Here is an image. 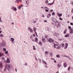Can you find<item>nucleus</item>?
Here are the masks:
<instances>
[{
  "label": "nucleus",
  "mask_w": 73,
  "mask_h": 73,
  "mask_svg": "<svg viewBox=\"0 0 73 73\" xmlns=\"http://www.w3.org/2000/svg\"><path fill=\"white\" fill-rule=\"evenodd\" d=\"M55 25H56V27H57V28H59V27H60V25H61L60 23L58 22L57 21H56V22H55Z\"/></svg>",
  "instance_id": "f03ea898"
},
{
  "label": "nucleus",
  "mask_w": 73,
  "mask_h": 73,
  "mask_svg": "<svg viewBox=\"0 0 73 73\" xmlns=\"http://www.w3.org/2000/svg\"><path fill=\"white\" fill-rule=\"evenodd\" d=\"M0 46H3V44H2L1 42L0 43Z\"/></svg>",
  "instance_id": "58836bf2"
},
{
  "label": "nucleus",
  "mask_w": 73,
  "mask_h": 73,
  "mask_svg": "<svg viewBox=\"0 0 73 73\" xmlns=\"http://www.w3.org/2000/svg\"><path fill=\"white\" fill-rule=\"evenodd\" d=\"M42 16L43 17H44V15H42Z\"/></svg>",
  "instance_id": "774afa93"
},
{
  "label": "nucleus",
  "mask_w": 73,
  "mask_h": 73,
  "mask_svg": "<svg viewBox=\"0 0 73 73\" xmlns=\"http://www.w3.org/2000/svg\"><path fill=\"white\" fill-rule=\"evenodd\" d=\"M72 12V13H73V9H72V10L71 11Z\"/></svg>",
  "instance_id": "338daca9"
},
{
  "label": "nucleus",
  "mask_w": 73,
  "mask_h": 73,
  "mask_svg": "<svg viewBox=\"0 0 73 73\" xmlns=\"http://www.w3.org/2000/svg\"><path fill=\"white\" fill-rule=\"evenodd\" d=\"M19 6H20V7H22L23 6V5H20Z\"/></svg>",
  "instance_id": "864d4df0"
},
{
  "label": "nucleus",
  "mask_w": 73,
  "mask_h": 73,
  "mask_svg": "<svg viewBox=\"0 0 73 73\" xmlns=\"http://www.w3.org/2000/svg\"><path fill=\"white\" fill-rule=\"evenodd\" d=\"M33 46V49L34 50H36V47H35V46Z\"/></svg>",
  "instance_id": "412c9836"
},
{
  "label": "nucleus",
  "mask_w": 73,
  "mask_h": 73,
  "mask_svg": "<svg viewBox=\"0 0 73 73\" xmlns=\"http://www.w3.org/2000/svg\"><path fill=\"white\" fill-rule=\"evenodd\" d=\"M35 41L36 42V41H38V39H37V38H35Z\"/></svg>",
  "instance_id": "7c9ffc66"
},
{
  "label": "nucleus",
  "mask_w": 73,
  "mask_h": 73,
  "mask_svg": "<svg viewBox=\"0 0 73 73\" xmlns=\"http://www.w3.org/2000/svg\"><path fill=\"white\" fill-rule=\"evenodd\" d=\"M65 57H67V58H69V56H67L66 55H65Z\"/></svg>",
  "instance_id": "09e8293b"
},
{
  "label": "nucleus",
  "mask_w": 73,
  "mask_h": 73,
  "mask_svg": "<svg viewBox=\"0 0 73 73\" xmlns=\"http://www.w3.org/2000/svg\"><path fill=\"white\" fill-rule=\"evenodd\" d=\"M16 3H19V0H17L15 1Z\"/></svg>",
  "instance_id": "c85d7f7f"
},
{
  "label": "nucleus",
  "mask_w": 73,
  "mask_h": 73,
  "mask_svg": "<svg viewBox=\"0 0 73 73\" xmlns=\"http://www.w3.org/2000/svg\"><path fill=\"white\" fill-rule=\"evenodd\" d=\"M56 57H57V58H60V55H59V54H57L56 55Z\"/></svg>",
  "instance_id": "a878e982"
},
{
  "label": "nucleus",
  "mask_w": 73,
  "mask_h": 73,
  "mask_svg": "<svg viewBox=\"0 0 73 73\" xmlns=\"http://www.w3.org/2000/svg\"><path fill=\"white\" fill-rule=\"evenodd\" d=\"M51 60H54V58H51Z\"/></svg>",
  "instance_id": "052dcab7"
},
{
  "label": "nucleus",
  "mask_w": 73,
  "mask_h": 73,
  "mask_svg": "<svg viewBox=\"0 0 73 73\" xmlns=\"http://www.w3.org/2000/svg\"><path fill=\"white\" fill-rule=\"evenodd\" d=\"M11 9L13 10L14 11H17V8L14 7H11Z\"/></svg>",
  "instance_id": "39448f33"
},
{
  "label": "nucleus",
  "mask_w": 73,
  "mask_h": 73,
  "mask_svg": "<svg viewBox=\"0 0 73 73\" xmlns=\"http://www.w3.org/2000/svg\"><path fill=\"white\" fill-rule=\"evenodd\" d=\"M30 31L31 32V33H32V32H33V29H32L30 30Z\"/></svg>",
  "instance_id": "c03bdc74"
},
{
  "label": "nucleus",
  "mask_w": 73,
  "mask_h": 73,
  "mask_svg": "<svg viewBox=\"0 0 73 73\" xmlns=\"http://www.w3.org/2000/svg\"><path fill=\"white\" fill-rule=\"evenodd\" d=\"M59 19L60 20H61L62 21V20H63L61 18V17L59 18Z\"/></svg>",
  "instance_id": "473e14b6"
},
{
  "label": "nucleus",
  "mask_w": 73,
  "mask_h": 73,
  "mask_svg": "<svg viewBox=\"0 0 73 73\" xmlns=\"http://www.w3.org/2000/svg\"><path fill=\"white\" fill-rule=\"evenodd\" d=\"M66 32H67V31L66 30H65L64 31V34H66Z\"/></svg>",
  "instance_id": "f704fd0d"
},
{
  "label": "nucleus",
  "mask_w": 73,
  "mask_h": 73,
  "mask_svg": "<svg viewBox=\"0 0 73 73\" xmlns=\"http://www.w3.org/2000/svg\"><path fill=\"white\" fill-rule=\"evenodd\" d=\"M68 59H69V60H72V58H70V57L68 56Z\"/></svg>",
  "instance_id": "79ce46f5"
},
{
  "label": "nucleus",
  "mask_w": 73,
  "mask_h": 73,
  "mask_svg": "<svg viewBox=\"0 0 73 73\" xmlns=\"http://www.w3.org/2000/svg\"><path fill=\"white\" fill-rule=\"evenodd\" d=\"M45 67L46 68H48V67H47V66H45Z\"/></svg>",
  "instance_id": "69168bd1"
},
{
  "label": "nucleus",
  "mask_w": 73,
  "mask_h": 73,
  "mask_svg": "<svg viewBox=\"0 0 73 73\" xmlns=\"http://www.w3.org/2000/svg\"><path fill=\"white\" fill-rule=\"evenodd\" d=\"M3 56H4V55L0 52V57H3Z\"/></svg>",
  "instance_id": "f8f14e48"
},
{
  "label": "nucleus",
  "mask_w": 73,
  "mask_h": 73,
  "mask_svg": "<svg viewBox=\"0 0 73 73\" xmlns=\"http://www.w3.org/2000/svg\"><path fill=\"white\" fill-rule=\"evenodd\" d=\"M68 29H69L70 30H71L72 29H73L71 28V26H68Z\"/></svg>",
  "instance_id": "5701e85b"
},
{
  "label": "nucleus",
  "mask_w": 73,
  "mask_h": 73,
  "mask_svg": "<svg viewBox=\"0 0 73 73\" xmlns=\"http://www.w3.org/2000/svg\"><path fill=\"white\" fill-rule=\"evenodd\" d=\"M54 35L55 36H57V33H55V34H54Z\"/></svg>",
  "instance_id": "cd10ccee"
},
{
  "label": "nucleus",
  "mask_w": 73,
  "mask_h": 73,
  "mask_svg": "<svg viewBox=\"0 0 73 73\" xmlns=\"http://www.w3.org/2000/svg\"><path fill=\"white\" fill-rule=\"evenodd\" d=\"M52 21H54V22L55 23H56V21H57V20H56V19H55V18L53 17L52 18Z\"/></svg>",
  "instance_id": "423d86ee"
},
{
  "label": "nucleus",
  "mask_w": 73,
  "mask_h": 73,
  "mask_svg": "<svg viewBox=\"0 0 73 73\" xmlns=\"http://www.w3.org/2000/svg\"><path fill=\"white\" fill-rule=\"evenodd\" d=\"M65 55H61V57H65Z\"/></svg>",
  "instance_id": "a18cd8bd"
},
{
  "label": "nucleus",
  "mask_w": 73,
  "mask_h": 73,
  "mask_svg": "<svg viewBox=\"0 0 73 73\" xmlns=\"http://www.w3.org/2000/svg\"><path fill=\"white\" fill-rule=\"evenodd\" d=\"M42 40L43 42H46V40L45 39H42Z\"/></svg>",
  "instance_id": "dca6fc26"
},
{
  "label": "nucleus",
  "mask_w": 73,
  "mask_h": 73,
  "mask_svg": "<svg viewBox=\"0 0 73 73\" xmlns=\"http://www.w3.org/2000/svg\"><path fill=\"white\" fill-rule=\"evenodd\" d=\"M6 68L7 70H9L11 69V65L10 64H7L6 66Z\"/></svg>",
  "instance_id": "7ed1b4c3"
},
{
  "label": "nucleus",
  "mask_w": 73,
  "mask_h": 73,
  "mask_svg": "<svg viewBox=\"0 0 73 73\" xmlns=\"http://www.w3.org/2000/svg\"><path fill=\"white\" fill-rule=\"evenodd\" d=\"M11 41H14L15 40V39L13 38H11Z\"/></svg>",
  "instance_id": "aec40b11"
},
{
  "label": "nucleus",
  "mask_w": 73,
  "mask_h": 73,
  "mask_svg": "<svg viewBox=\"0 0 73 73\" xmlns=\"http://www.w3.org/2000/svg\"><path fill=\"white\" fill-rule=\"evenodd\" d=\"M63 66L64 68H66L67 66V65H66V63L65 62H64L63 64Z\"/></svg>",
  "instance_id": "9d476101"
},
{
  "label": "nucleus",
  "mask_w": 73,
  "mask_h": 73,
  "mask_svg": "<svg viewBox=\"0 0 73 73\" xmlns=\"http://www.w3.org/2000/svg\"><path fill=\"white\" fill-rule=\"evenodd\" d=\"M46 7H43V9H45V10H46Z\"/></svg>",
  "instance_id": "13d9d810"
},
{
  "label": "nucleus",
  "mask_w": 73,
  "mask_h": 73,
  "mask_svg": "<svg viewBox=\"0 0 73 73\" xmlns=\"http://www.w3.org/2000/svg\"><path fill=\"white\" fill-rule=\"evenodd\" d=\"M70 33L71 34H72L73 33V29H71V30H70Z\"/></svg>",
  "instance_id": "2eb2a0df"
},
{
  "label": "nucleus",
  "mask_w": 73,
  "mask_h": 73,
  "mask_svg": "<svg viewBox=\"0 0 73 73\" xmlns=\"http://www.w3.org/2000/svg\"><path fill=\"white\" fill-rule=\"evenodd\" d=\"M3 60H5V58L3 57H2L1 58Z\"/></svg>",
  "instance_id": "37998d69"
},
{
  "label": "nucleus",
  "mask_w": 73,
  "mask_h": 73,
  "mask_svg": "<svg viewBox=\"0 0 73 73\" xmlns=\"http://www.w3.org/2000/svg\"><path fill=\"white\" fill-rule=\"evenodd\" d=\"M46 9L48 10L49 9H48L47 7H46Z\"/></svg>",
  "instance_id": "6e6d98bb"
},
{
  "label": "nucleus",
  "mask_w": 73,
  "mask_h": 73,
  "mask_svg": "<svg viewBox=\"0 0 73 73\" xmlns=\"http://www.w3.org/2000/svg\"><path fill=\"white\" fill-rule=\"evenodd\" d=\"M26 4H27V5H28L29 4V1L28 0L26 2Z\"/></svg>",
  "instance_id": "f3484780"
},
{
  "label": "nucleus",
  "mask_w": 73,
  "mask_h": 73,
  "mask_svg": "<svg viewBox=\"0 0 73 73\" xmlns=\"http://www.w3.org/2000/svg\"><path fill=\"white\" fill-rule=\"evenodd\" d=\"M39 45H40V46H41L42 45V43H41V42H39Z\"/></svg>",
  "instance_id": "c756f323"
},
{
  "label": "nucleus",
  "mask_w": 73,
  "mask_h": 73,
  "mask_svg": "<svg viewBox=\"0 0 73 73\" xmlns=\"http://www.w3.org/2000/svg\"><path fill=\"white\" fill-rule=\"evenodd\" d=\"M51 16V14L50 13H49L47 16V18H50Z\"/></svg>",
  "instance_id": "6e6552de"
},
{
  "label": "nucleus",
  "mask_w": 73,
  "mask_h": 73,
  "mask_svg": "<svg viewBox=\"0 0 73 73\" xmlns=\"http://www.w3.org/2000/svg\"><path fill=\"white\" fill-rule=\"evenodd\" d=\"M54 47L55 48H56L57 49H60V45L59 44H54Z\"/></svg>",
  "instance_id": "f257e3e1"
},
{
  "label": "nucleus",
  "mask_w": 73,
  "mask_h": 73,
  "mask_svg": "<svg viewBox=\"0 0 73 73\" xmlns=\"http://www.w3.org/2000/svg\"><path fill=\"white\" fill-rule=\"evenodd\" d=\"M4 37V35L3 34L0 35V37Z\"/></svg>",
  "instance_id": "b1692460"
},
{
  "label": "nucleus",
  "mask_w": 73,
  "mask_h": 73,
  "mask_svg": "<svg viewBox=\"0 0 73 73\" xmlns=\"http://www.w3.org/2000/svg\"><path fill=\"white\" fill-rule=\"evenodd\" d=\"M33 23H34V24H35V23H36V22H37V21H35V20H33Z\"/></svg>",
  "instance_id": "a211bd4d"
},
{
  "label": "nucleus",
  "mask_w": 73,
  "mask_h": 73,
  "mask_svg": "<svg viewBox=\"0 0 73 73\" xmlns=\"http://www.w3.org/2000/svg\"><path fill=\"white\" fill-rule=\"evenodd\" d=\"M19 1H20V2H21L22 1L21 0H18Z\"/></svg>",
  "instance_id": "0e129e2a"
},
{
  "label": "nucleus",
  "mask_w": 73,
  "mask_h": 73,
  "mask_svg": "<svg viewBox=\"0 0 73 73\" xmlns=\"http://www.w3.org/2000/svg\"><path fill=\"white\" fill-rule=\"evenodd\" d=\"M50 54L51 56H53V53L52 52H50Z\"/></svg>",
  "instance_id": "393cba45"
},
{
  "label": "nucleus",
  "mask_w": 73,
  "mask_h": 73,
  "mask_svg": "<svg viewBox=\"0 0 73 73\" xmlns=\"http://www.w3.org/2000/svg\"><path fill=\"white\" fill-rule=\"evenodd\" d=\"M45 53H46V55H48V54L49 53L48 52L46 51L45 52Z\"/></svg>",
  "instance_id": "bb28decb"
},
{
  "label": "nucleus",
  "mask_w": 73,
  "mask_h": 73,
  "mask_svg": "<svg viewBox=\"0 0 73 73\" xmlns=\"http://www.w3.org/2000/svg\"><path fill=\"white\" fill-rule=\"evenodd\" d=\"M57 15H58V16H59V17H61V16H62V14H60L59 13H57Z\"/></svg>",
  "instance_id": "9b49d317"
},
{
  "label": "nucleus",
  "mask_w": 73,
  "mask_h": 73,
  "mask_svg": "<svg viewBox=\"0 0 73 73\" xmlns=\"http://www.w3.org/2000/svg\"><path fill=\"white\" fill-rule=\"evenodd\" d=\"M68 44L67 43L66 44V46L64 47V49H66L68 48Z\"/></svg>",
  "instance_id": "4468645a"
},
{
  "label": "nucleus",
  "mask_w": 73,
  "mask_h": 73,
  "mask_svg": "<svg viewBox=\"0 0 73 73\" xmlns=\"http://www.w3.org/2000/svg\"><path fill=\"white\" fill-rule=\"evenodd\" d=\"M57 66L58 68L59 67H60L61 66L60 65V64H57Z\"/></svg>",
  "instance_id": "72a5a7b5"
},
{
  "label": "nucleus",
  "mask_w": 73,
  "mask_h": 73,
  "mask_svg": "<svg viewBox=\"0 0 73 73\" xmlns=\"http://www.w3.org/2000/svg\"><path fill=\"white\" fill-rule=\"evenodd\" d=\"M70 24L71 25H73V23H70Z\"/></svg>",
  "instance_id": "5fc2aeb1"
},
{
  "label": "nucleus",
  "mask_w": 73,
  "mask_h": 73,
  "mask_svg": "<svg viewBox=\"0 0 73 73\" xmlns=\"http://www.w3.org/2000/svg\"><path fill=\"white\" fill-rule=\"evenodd\" d=\"M52 15H55V13H54V12H53L52 13Z\"/></svg>",
  "instance_id": "4c0bfd02"
},
{
  "label": "nucleus",
  "mask_w": 73,
  "mask_h": 73,
  "mask_svg": "<svg viewBox=\"0 0 73 73\" xmlns=\"http://www.w3.org/2000/svg\"><path fill=\"white\" fill-rule=\"evenodd\" d=\"M6 62L7 63H10V61L9 60V59L8 58H7V60L6 61Z\"/></svg>",
  "instance_id": "1a4fd4ad"
},
{
  "label": "nucleus",
  "mask_w": 73,
  "mask_h": 73,
  "mask_svg": "<svg viewBox=\"0 0 73 73\" xmlns=\"http://www.w3.org/2000/svg\"><path fill=\"white\" fill-rule=\"evenodd\" d=\"M46 3L47 4L48 3V1L47 0L46 1Z\"/></svg>",
  "instance_id": "603ef678"
},
{
  "label": "nucleus",
  "mask_w": 73,
  "mask_h": 73,
  "mask_svg": "<svg viewBox=\"0 0 73 73\" xmlns=\"http://www.w3.org/2000/svg\"><path fill=\"white\" fill-rule=\"evenodd\" d=\"M54 62H55V63H56V62H57L56 60H55V59L54 60Z\"/></svg>",
  "instance_id": "4d7b16f0"
},
{
  "label": "nucleus",
  "mask_w": 73,
  "mask_h": 73,
  "mask_svg": "<svg viewBox=\"0 0 73 73\" xmlns=\"http://www.w3.org/2000/svg\"><path fill=\"white\" fill-rule=\"evenodd\" d=\"M48 41H49V42H53V41H54V40H52V39L51 38L50 39H47Z\"/></svg>",
  "instance_id": "20e7f679"
},
{
  "label": "nucleus",
  "mask_w": 73,
  "mask_h": 73,
  "mask_svg": "<svg viewBox=\"0 0 73 73\" xmlns=\"http://www.w3.org/2000/svg\"><path fill=\"white\" fill-rule=\"evenodd\" d=\"M5 45H6V42H3L2 44L3 46L5 47Z\"/></svg>",
  "instance_id": "0eeeda50"
},
{
  "label": "nucleus",
  "mask_w": 73,
  "mask_h": 73,
  "mask_svg": "<svg viewBox=\"0 0 73 73\" xmlns=\"http://www.w3.org/2000/svg\"><path fill=\"white\" fill-rule=\"evenodd\" d=\"M3 50L4 51H6V48H3Z\"/></svg>",
  "instance_id": "de8ad7c7"
},
{
  "label": "nucleus",
  "mask_w": 73,
  "mask_h": 73,
  "mask_svg": "<svg viewBox=\"0 0 73 73\" xmlns=\"http://www.w3.org/2000/svg\"><path fill=\"white\" fill-rule=\"evenodd\" d=\"M30 38H33L32 36H30Z\"/></svg>",
  "instance_id": "680f3d73"
},
{
  "label": "nucleus",
  "mask_w": 73,
  "mask_h": 73,
  "mask_svg": "<svg viewBox=\"0 0 73 73\" xmlns=\"http://www.w3.org/2000/svg\"><path fill=\"white\" fill-rule=\"evenodd\" d=\"M70 67H69L68 68V70L69 71L70 70Z\"/></svg>",
  "instance_id": "8fccbe9b"
},
{
  "label": "nucleus",
  "mask_w": 73,
  "mask_h": 73,
  "mask_svg": "<svg viewBox=\"0 0 73 73\" xmlns=\"http://www.w3.org/2000/svg\"><path fill=\"white\" fill-rule=\"evenodd\" d=\"M43 63L44 64H45V65H47V63H46V62L44 61L43 62Z\"/></svg>",
  "instance_id": "2f4dec72"
},
{
  "label": "nucleus",
  "mask_w": 73,
  "mask_h": 73,
  "mask_svg": "<svg viewBox=\"0 0 73 73\" xmlns=\"http://www.w3.org/2000/svg\"><path fill=\"white\" fill-rule=\"evenodd\" d=\"M18 9H21V8L20 6L18 7Z\"/></svg>",
  "instance_id": "a19ab883"
},
{
  "label": "nucleus",
  "mask_w": 73,
  "mask_h": 73,
  "mask_svg": "<svg viewBox=\"0 0 73 73\" xmlns=\"http://www.w3.org/2000/svg\"><path fill=\"white\" fill-rule=\"evenodd\" d=\"M31 29H32L31 28V27H29L28 28V29L29 31H30Z\"/></svg>",
  "instance_id": "c9c22d12"
},
{
  "label": "nucleus",
  "mask_w": 73,
  "mask_h": 73,
  "mask_svg": "<svg viewBox=\"0 0 73 73\" xmlns=\"http://www.w3.org/2000/svg\"><path fill=\"white\" fill-rule=\"evenodd\" d=\"M53 10H51L50 11V12H53Z\"/></svg>",
  "instance_id": "bf43d9fd"
},
{
  "label": "nucleus",
  "mask_w": 73,
  "mask_h": 73,
  "mask_svg": "<svg viewBox=\"0 0 73 73\" xmlns=\"http://www.w3.org/2000/svg\"><path fill=\"white\" fill-rule=\"evenodd\" d=\"M45 11L46 12H49V10H45Z\"/></svg>",
  "instance_id": "3c124183"
},
{
  "label": "nucleus",
  "mask_w": 73,
  "mask_h": 73,
  "mask_svg": "<svg viewBox=\"0 0 73 73\" xmlns=\"http://www.w3.org/2000/svg\"><path fill=\"white\" fill-rule=\"evenodd\" d=\"M3 63H2L1 62L0 63V68H3Z\"/></svg>",
  "instance_id": "ddd939ff"
},
{
  "label": "nucleus",
  "mask_w": 73,
  "mask_h": 73,
  "mask_svg": "<svg viewBox=\"0 0 73 73\" xmlns=\"http://www.w3.org/2000/svg\"><path fill=\"white\" fill-rule=\"evenodd\" d=\"M44 22H47V21H46V20H45V21H44Z\"/></svg>",
  "instance_id": "e2e57ef3"
},
{
  "label": "nucleus",
  "mask_w": 73,
  "mask_h": 73,
  "mask_svg": "<svg viewBox=\"0 0 73 73\" xmlns=\"http://www.w3.org/2000/svg\"><path fill=\"white\" fill-rule=\"evenodd\" d=\"M33 30L35 31H36V28L35 27H34Z\"/></svg>",
  "instance_id": "e433bc0d"
},
{
  "label": "nucleus",
  "mask_w": 73,
  "mask_h": 73,
  "mask_svg": "<svg viewBox=\"0 0 73 73\" xmlns=\"http://www.w3.org/2000/svg\"><path fill=\"white\" fill-rule=\"evenodd\" d=\"M62 48H64V44H62Z\"/></svg>",
  "instance_id": "ea45409f"
},
{
  "label": "nucleus",
  "mask_w": 73,
  "mask_h": 73,
  "mask_svg": "<svg viewBox=\"0 0 73 73\" xmlns=\"http://www.w3.org/2000/svg\"><path fill=\"white\" fill-rule=\"evenodd\" d=\"M69 36V34H67L66 35L64 36V37H68Z\"/></svg>",
  "instance_id": "4be33fe9"
},
{
  "label": "nucleus",
  "mask_w": 73,
  "mask_h": 73,
  "mask_svg": "<svg viewBox=\"0 0 73 73\" xmlns=\"http://www.w3.org/2000/svg\"><path fill=\"white\" fill-rule=\"evenodd\" d=\"M5 54H8V51H6L5 52Z\"/></svg>",
  "instance_id": "49530a36"
},
{
  "label": "nucleus",
  "mask_w": 73,
  "mask_h": 73,
  "mask_svg": "<svg viewBox=\"0 0 73 73\" xmlns=\"http://www.w3.org/2000/svg\"><path fill=\"white\" fill-rule=\"evenodd\" d=\"M54 1L53 2V3H48V5H52V4H54Z\"/></svg>",
  "instance_id": "6ab92c4d"
}]
</instances>
